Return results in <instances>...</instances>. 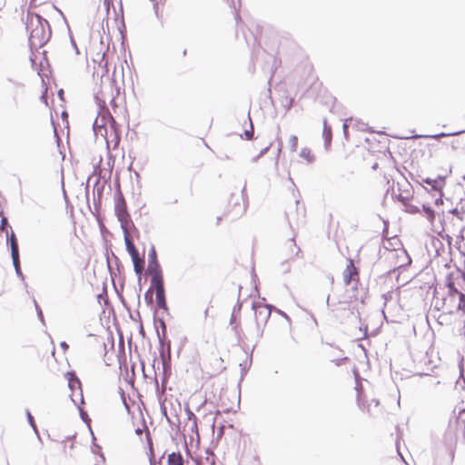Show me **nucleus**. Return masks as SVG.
Instances as JSON below:
<instances>
[{
    "instance_id": "obj_32",
    "label": "nucleus",
    "mask_w": 465,
    "mask_h": 465,
    "mask_svg": "<svg viewBox=\"0 0 465 465\" xmlns=\"http://www.w3.org/2000/svg\"><path fill=\"white\" fill-rule=\"evenodd\" d=\"M377 167H378V163H374L372 166L373 169H376Z\"/></svg>"
},
{
    "instance_id": "obj_3",
    "label": "nucleus",
    "mask_w": 465,
    "mask_h": 465,
    "mask_svg": "<svg viewBox=\"0 0 465 465\" xmlns=\"http://www.w3.org/2000/svg\"><path fill=\"white\" fill-rule=\"evenodd\" d=\"M357 396L356 401L358 407L363 416L376 417L381 412L380 402L374 398L369 397L362 389L361 383H357L356 386Z\"/></svg>"
},
{
    "instance_id": "obj_30",
    "label": "nucleus",
    "mask_w": 465,
    "mask_h": 465,
    "mask_svg": "<svg viewBox=\"0 0 465 465\" xmlns=\"http://www.w3.org/2000/svg\"><path fill=\"white\" fill-rule=\"evenodd\" d=\"M440 196H441V195L440 194ZM435 203H436V204H442V199H441V197L437 198V199L435 200Z\"/></svg>"
},
{
    "instance_id": "obj_20",
    "label": "nucleus",
    "mask_w": 465,
    "mask_h": 465,
    "mask_svg": "<svg viewBox=\"0 0 465 465\" xmlns=\"http://www.w3.org/2000/svg\"><path fill=\"white\" fill-rule=\"evenodd\" d=\"M144 430H146V439H147V440H148V442H149L150 449L152 450V449H153V443H152V440H151V438H150V433H149V431H148V430H147L146 425H145V424H143V425H142V428H137V429L135 430V432H136L138 435H141Z\"/></svg>"
},
{
    "instance_id": "obj_10",
    "label": "nucleus",
    "mask_w": 465,
    "mask_h": 465,
    "mask_svg": "<svg viewBox=\"0 0 465 465\" xmlns=\"http://www.w3.org/2000/svg\"><path fill=\"white\" fill-rule=\"evenodd\" d=\"M148 270L150 274L152 275V278L155 277L156 274L163 275L160 264L157 262L156 252L154 248H152V250L149 252Z\"/></svg>"
},
{
    "instance_id": "obj_15",
    "label": "nucleus",
    "mask_w": 465,
    "mask_h": 465,
    "mask_svg": "<svg viewBox=\"0 0 465 465\" xmlns=\"http://www.w3.org/2000/svg\"><path fill=\"white\" fill-rule=\"evenodd\" d=\"M5 233H6L7 240L10 242L11 252H13L15 254V256H16L17 252H19V251H18V243H17V239L15 237V234L13 231H11V232L9 233V232L7 230L5 231Z\"/></svg>"
},
{
    "instance_id": "obj_17",
    "label": "nucleus",
    "mask_w": 465,
    "mask_h": 465,
    "mask_svg": "<svg viewBox=\"0 0 465 465\" xmlns=\"http://www.w3.org/2000/svg\"><path fill=\"white\" fill-rule=\"evenodd\" d=\"M124 240H125L126 249H127L129 254L130 255H134V254L138 253V251L135 248L133 241L131 240V238L127 234L125 235Z\"/></svg>"
},
{
    "instance_id": "obj_7",
    "label": "nucleus",
    "mask_w": 465,
    "mask_h": 465,
    "mask_svg": "<svg viewBox=\"0 0 465 465\" xmlns=\"http://www.w3.org/2000/svg\"><path fill=\"white\" fill-rule=\"evenodd\" d=\"M115 214L123 227H125L130 220L124 196L120 193L114 205Z\"/></svg>"
},
{
    "instance_id": "obj_11",
    "label": "nucleus",
    "mask_w": 465,
    "mask_h": 465,
    "mask_svg": "<svg viewBox=\"0 0 465 465\" xmlns=\"http://www.w3.org/2000/svg\"><path fill=\"white\" fill-rule=\"evenodd\" d=\"M394 252L395 253H392V255L397 259H401L400 262H395V267L400 268L411 262V259L403 248L395 249Z\"/></svg>"
},
{
    "instance_id": "obj_9",
    "label": "nucleus",
    "mask_w": 465,
    "mask_h": 465,
    "mask_svg": "<svg viewBox=\"0 0 465 465\" xmlns=\"http://www.w3.org/2000/svg\"><path fill=\"white\" fill-rule=\"evenodd\" d=\"M422 207L427 219L434 227V231L441 237H444L445 235L449 236L448 232H450V229L447 225L442 224L440 227L434 225L435 212L430 207L426 206L425 204H423Z\"/></svg>"
},
{
    "instance_id": "obj_6",
    "label": "nucleus",
    "mask_w": 465,
    "mask_h": 465,
    "mask_svg": "<svg viewBox=\"0 0 465 465\" xmlns=\"http://www.w3.org/2000/svg\"><path fill=\"white\" fill-rule=\"evenodd\" d=\"M151 284L155 289L157 305L160 308L166 309L163 275L156 274L155 277L152 278Z\"/></svg>"
},
{
    "instance_id": "obj_33",
    "label": "nucleus",
    "mask_w": 465,
    "mask_h": 465,
    "mask_svg": "<svg viewBox=\"0 0 465 465\" xmlns=\"http://www.w3.org/2000/svg\"><path fill=\"white\" fill-rule=\"evenodd\" d=\"M397 241V242L401 245V242L399 239H395Z\"/></svg>"
},
{
    "instance_id": "obj_13",
    "label": "nucleus",
    "mask_w": 465,
    "mask_h": 465,
    "mask_svg": "<svg viewBox=\"0 0 465 465\" xmlns=\"http://www.w3.org/2000/svg\"><path fill=\"white\" fill-rule=\"evenodd\" d=\"M322 136L324 139L325 146L329 147L331 143L332 132H331V127L330 125H328L326 119L323 120Z\"/></svg>"
},
{
    "instance_id": "obj_25",
    "label": "nucleus",
    "mask_w": 465,
    "mask_h": 465,
    "mask_svg": "<svg viewBox=\"0 0 465 465\" xmlns=\"http://www.w3.org/2000/svg\"><path fill=\"white\" fill-rule=\"evenodd\" d=\"M7 225V219L0 213V232H5Z\"/></svg>"
},
{
    "instance_id": "obj_21",
    "label": "nucleus",
    "mask_w": 465,
    "mask_h": 465,
    "mask_svg": "<svg viewBox=\"0 0 465 465\" xmlns=\"http://www.w3.org/2000/svg\"><path fill=\"white\" fill-rule=\"evenodd\" d=\"M405 211L409 213L415 214L420 212L419 208L410 203L403 202Z\"/></svg>"
},
{
    "instance_id": "obj_26",
    "label": "nucleus",
    "mask_w": 465,
    "mask_h": 465,
    "mask_svg": "<svg viewBox=\"0 0 465 465\" xmlns=\"http://www.w3.org/2000/svg\"><path fill=\"white\" fill-rule=\"evenodd\" d=\"M12 254V259H13V263L15 267V270L18 271L20 269V264H19V252H17V255L15 256V254L13 252H11Z\"/></svg>"
},
{
    "instance_id": "obj_28",
    "label": "nucleus",
    "mask_w": 465,
    "mask_h": 465,
    "mask_svg": "<svg viewBox=\"0 0 465 465\" xmlns=\"http://www.w3.org/2000/svg\"><path fill=\"white\" fill-rule=\"evenodd\" d=\"M103 125H104V124H101V125L99 124V120L98 119L95 120L94 126H95V128H97V130L99 132H101L103 130V128H104Z\"/></svg>"
},
{
    "instance_id": "obj_19",
    "label": "nucleus",
    "mask_w": 465,
    "mask_h": 465,
    "mask_svg": "<svg viewBox=\"0 0 465 465\" xmlns=\"http://www.w3.org/2000/svg\"><path fill=\"white\" fill-rule=\"evenodd\" d=\"M288 144L292 152H296L298 147V137L296 135H291L288 140Z\"/></svg>"
},
{
    "instance_id": "obj_23",
    "label": "nucleus",
    "mask_w": 465,
    "mask_h": 465,
    "mask_svg": "<svg viewBox=\"0 0 465 465\" xmlns=\"http://www.w3.org/2000/svg\"><path fill=\"white\" fill-rule=\"evenodd\" d=\"M250 463L252 465H261V458L257 451L254 450L253 453L252 454Z\"/></svg>"
},
{
    "instance_id": "obj_14",
    "label": "nucleus",
    "mask_w": 465,
    "mask_h": 465,
    "mask_svg": "<svg viewBox=\"0 0 465 465\" xmlns=\"http://www.w3.org/2000/svg\"><path fill=\"white\" fill-rule=\"evenodd\" d=\"M300 157L307 163H312L315 161V155L312 151L308 147H303L300 153Z\"/></svg>"
},
{
    "instance_id": "obj_1",
    "label": "nucleus",
    "mask_w": 465,
    "mask_h": 465,
    "mask_svg": "<svg viewBox=\"0 0 465 465\" xmlns=\"http://www.w3.org/2000/svg\"><path fill=\"white\" fill-rule=\"evenodd\" d=\"M26 29L29 33V43L32 48L42 47L49 39L48 22L37 14L28 12Z\"/></svg>"
},
{
    "instance_id": "obj_16",
    "label": "nucleus",
    "mask_w": 465,
    "mask_h": 465,
    "mask_svg": "<svg viewBox=\"0 0 465 465\" xmlns=\"http://www.w3.org/2000/svg\"><path fill=\"white\" fill-rule=\"evenodd\" d=\"M168 465H183V458L180 453L173 452L168 455Z\"/></svg>"
},
{
    "instance_id": "obj_4",
    "label": "nucleus",
    "mask_w": 465,
    "mask_h": 465,
    "mask_svg": "<svg viewBox=\"0 0 465 465\" xmlns=\"http://www.w3.org/2000/svg\"><path fill=\"white\" fill-rule=\"evenodd\" d=\"M245 212V205L241 195H232L225 207L224 215L232 220L239 219Z\"/></svg>"
},
{
    "instance_id": "obj_29",
    "label": "nucleus",
    "mask_w": 465,
    "mask_h": 465,
    "mask_svg": "<svg viewBox=\"0 0 465 465\" xmlns=\"http://www.w3.org/2000/svg\"><path fill=\"white\" fill-rule=\"evenodd\" d=\"M27 416H28V420H29L30 424H31L34 428H35V422H34V418H33V416H32L30 413H28V415H27Z\"/></svg>"
},
{
    "instance_id": "obj_31",
    "label": "nucleus",
    "mask_w": 465,
    "mask_h": 465,
    "mask_svg": "<svg viewBox=\"0 0 465 465\" xmlns=\"http://www.w3.org/2000/svg\"><path fill=\"white\" fill-rule=\"evenodd\" d=\"M111 105L114 106V107L116 106L114 97H113L112 100H111Z\"/></svg>"
},
{
    "instance_id": "obj_22",
    "label": "nucleus",
    "mask_w": 465,
    "mask_h": 465,
    "mask_svg": "<svg viewBox=\"0 0 465 465\" xmlns=\"http://www.w3.org/2000/svg\"><path fill=\"white\" fill-rule=\"evenodd\" d=\"M423 183L429 184L431 186L432 189L434 190H439V187H440V183L438 180H432V179H430V178H426V179H423Z\"/></svg>"
},
{
    "instance_id": "obj_27",
    "label": "nucleus",
    "mask_w": 465,
    "mask_h": 465,
    "mask_svg": "<svg viewBox=\"0 0 465 465\" xmlns=\"http://www.w3.org/2000/svg\"><path fill=\"white\" fill-rule=\"evenodd\" d=\"M105 119L108 120L112 124V125H114L115 124L114 119L110 115L109 113H106V114L104 113V114H102V121H104Z\"/></svg>"
},
{
    "instance_id": "obj_18",
    "label": "nucleus",
    "mask_w": 465,
    "mask_h": 465,
    "mask_svg": "<svg viewBox=\"0 0 465 465\" xmlns=\"http://www.w3.org/2000/svg\"><path fill=\"white\" fill-rule=\"evenodd\" d=\"M388 183V190L391 189L392 194L396 195L401 199V201L405 202L408 199V194L403 195L402 193H397L395 188H394V182H392V184H390V180L387 181ZM405 193H408V191H405Z\"/></svg>"
},
{
    "instance_id": "obj_12",
    "label": "nucleus",
    "mask_w": 465,
    "mask_h": 465,
    "mask_svg": "<svg viewBox=\"0 0 465 465\" xmlns=\"http://www.w3.org/2000/svg\"><path fill=\"white\" fill-rule=\"evenodd\" d=\"M134 263V272L137 275H141L143 271L144 261L139 255V252L131 255Z\"/></svg>"
},
{
    "instance_id": "obj_8",
    "label": "nucleus",
    "mask_w": 465,
    "mask_h": 465,
    "mask_svg": "<svg viewBox=\"0 0 465 465\" xmlns=\"http://www.w3.org/2000/svg\"><path fill=\"white\" fill-rule=\"evenodd\" d=\"M449 430L456 435L465 436V409L461 410L449 423Z\"/></svg>"
},
{
    "instance_id": "obj_5",
    "label": "nucleus",
    "mask_w": 465,
    "mask_h": 465,
    "mask_svg": "<svg viewBox=\"0 0 465 465\" xmlns=\"http://www.w3.org/2000/svg\"><path fill=\"white\" fill-rule=\"evenodd\" d=\"M252 307L254 311L257 327L261 328L262 326H264L272 313L271 306L262 302H253Z\"/></svg>"
},
{
    "instance_id": "obj_2",
    "label": "nucleus",
    "mask_w": 465,
    "mask_h": 465,
    "mask_svg": "<svg viewBox=\"0 0 465 465\" xmlns=\"http://www.w3.org/2000/svg\"><path fill=\"white\" fill-rule=\"evenodd\" d=\"M342 280L346 286L352 284V294L345 297L342 303H347L348 309L353 311L360 302V298L356 293L360 283V272L359 268L355 266L352 259L348 260L347 265L342 272Z\"/></svg>"
},
{
    "instance_id": "obj_24",
    "label": "nucleus",
    "mask_w": 465,
    "mask_h": 465,
    "mask_svg": "<svg viewBox=\"0 0 465 465\" xmlns=\"http://www.w3.org/2000/svg\"><path fill=\"white\" fill-rule=\"evenodd\" d=\"M58 447L62 448L63 450L66 452L67 448H69L70 450L74 448V441L72 440H64Z\"/></svg>"
}]
</instances>
